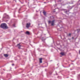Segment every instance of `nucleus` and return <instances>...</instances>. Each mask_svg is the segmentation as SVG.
Instances as JSON below:
<instances>
[{"label": "nucleus", "mask_w": 80, "mask_h": 80, "mask_svg": "<svg viewBox=\"0 0 80 80\" xmlns=\"http://www.w3.org/2000/svg\"><path fill=\"white\" fill-rule=\"evenodd\" d=\"M0 27H1V28H3V29H6L7 28H8V27H7V24H6L5 23H3L1 25Z\"/></svg>", "instance_id": "1"}, {"label": "nucleus", "mask_w": 80, "mask_h": 80, "mask_svg": "<svg viewBox=\"0 0 80 80\" xmlns=\"http://www.w3.org/2000/svg\"><path fill=\"white\" fill-rule=\"evenodd\" d=\"M55 20H53L52 21H48V23L49 24H50V23H51V25L52 26H53V25H54V23H55Z\"/></svg>", "instance_id": "2"}, {"label": "nucleus", "mask_w": 80, "mask_h": 80, "mask_svg": "<svg viewBox=\"0 0 80 80\" xmlns=\"http://www.w3.org/2000/svg\"><path fill=\"white\" fill-rule=\"evenodd\" d=\"M30 23H27L26 24L27 28H29V27H30Z\"/></svg>", "instance_id": "3"}, {"label": "nucleus", "mask_w": 80, "mask_h": 80, "mask_svg": "<svg viewBox=\"0 0 80 80\" xmlns=\"http://www.w3.org/2000/svg\"><path fill=\"white\" fill-rule=\"evenodd\" d=\"M39 62L40 63H42V58H40L39 59Z\"/></svg>", "instance_id": "4"}, {"label": "nucleus", "mask_w": 80, "mask_h": 80, "mask_svg": "<svg viewBox=\"0 0 80 80\" xmlns=\"http://www.w3.org/2000/svg\"><path fill=\"white\" fill-rule=\"evenodd\" d=\"M4 57H8V55L5 54H4Z\"/></svg>", "instance_id": "5"}, {"label": "nucleus", "mask_w": 80, "mask_h": 80, "mask_svg": "<svg viewBox=\"0 0 80 80\" xmlns=\"http://www.w3.org/2000/svg\"><path fill=\"white\" fill-rule=\"evenodd\" d=\"M43 13L44 15H45V16H46V12L45 11H43Z\"/></svg>", "instance_id": "6"}, {"label": "nucleus", "mask_w": 80, "mask_h": 80, "mask_svg": "<svg viewBox=\"0 0 80 80\" xmlns=\"http://www.w3.org/2000/svg\"><path fill=\"white\" fill-rule=\"evenodd\" d=\"M17 46H18V47L19 48H20V43L18 44Z\"/></svg>", "instance_id": "7"}, {"label": "nucleus", "mask_w": 80, "mask_h": 80, "mask_svg": "<svg viewBox=\"0 0 80 80\" xmlns=\"http://www.w3.org/2000/svg\"><path fill=\"white\" fill-rule=\"evenodd\" d=\"M26 33L27 35H30V32H28V31L26 32Z\"/></svg>", "instance_id": "8"}, {"label": "nucleus", "mask_w": 80, "mask_h": 80, "mask_svg": "<svg viewBox=\"0 0 80 80\" xmlns=\"http://www.w3.org/2000/svg\"><path fill=\"white\" fill-rule=\"evenodd\" d=\"M61 55H65V53L64 52H61L60 53Z\"/></svg>", "instance_id": "9"}, {"label": "nucleus", "mask_w": 80, "mask_h": 80, "mask_svg": "<svg viewBox=\"0 0 80 80\" xmlns=\"http://www.w3.org/2000/svg\"><path fill=\"white\" fill-rule=\"evenodd\" d=\"M77 30H78V31H80V29H78Z\"/></svg>", "instance_id": "10"}, {"label": "nucleus", "mask_w": 80, "mask_h": 80, "mask_svg": "<svg viewBox=\"0 0 80 80\" xmlns=\"http://www.w3.org/2000/svg\"><path fill=\"white\" fill-rule=\"evenodd\" d=\"M68 35H69V36H70V35H71V33L69 34Z\"/></svg>", "instance_id": "11"}, {"label": "nucleus", "mask_w": 80, "mask_h": 80, "mask_svg": "<svg viewBox=\"0 0 80 80\" xmlns=\"http://www.w3.org/2000/svg\"><path fill=\"white\" fill-rule=\"evenodd\" d=\"M72 39H73V38H74L72 37Z\"/></svg>", "instance_id": "12"}, {"label": "nucleus", "mask_w": 80, "mask_h": 80, "mask_svg": "<svg viewBox=\"0 0 80 80\" xmlns=\"http://www.w3.org/2000/svg\"><path fill=\"white\" fill-rule=\"evenodd\" d=\"M12 65H14V64H12Z\"/></svg>", "instance_id": "13"}, {"label": "nucleus", "mask_w": 80, "mask_h": 80, "mask_svg": "<svg viewBox=\"0 0 80 80\" xmlns=\"http://www.w3.org/2000/svg\"><path fill=\"white\" fill-rule=\"evenodd\" d=\"M44 3H46V2H44Z\"/></svg>", "instance_id": "14"}]
</instances>
